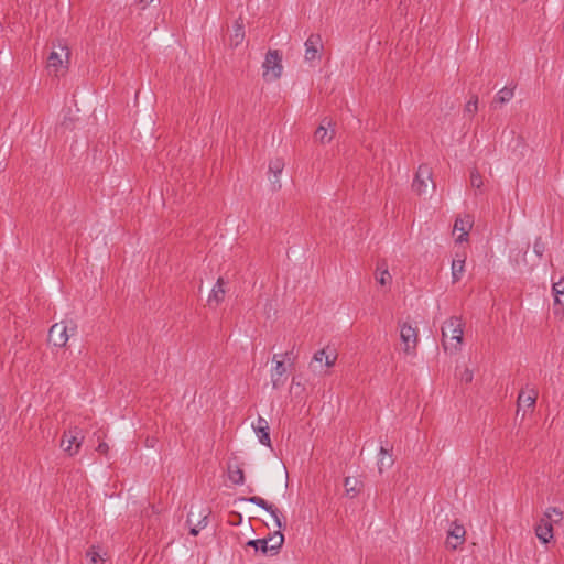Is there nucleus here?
Masks as SVG:
<instances>
[{
  "label": "nucleus",
  "mask_w": 564,
  "mask_h": 564,
  "mask_svg": "<svg viewBox=\"0 0 564 564\" xmlns=\"http://www.w3.org/2000/svg\"><path fill=\"white\" fill-rule=\"evenodd\" d=\"M463 321L458 316L449 317L442 327V345L445 351L452 354L460 349L463 341Z\"/></svg>",
  "instance_id": "obj_1"
},
{
  "label": "nucleus",
  "mask_w": 564,
  "mask_h": 564,
  "mask_svg": "<svg viewBox=\"0 0 564 564\" xmlns=\"http://www.w3.org/2000/svg\"><path fill=\"white\" fill-rule=\"evenodd\" d=\"M283 73L282 55L278 50H270L262 63V78L271 83L281 78Z\"/></svg>",
  "instance_id": "obj_2"
},
{
  "label": "nucleus",
  "mask_w": 564,
  "mask_h": 564,
  "mask_svg": "<svg viewBox=\"0 0 564 564\" xmlns=\"http://www.w3.org/2000/svg\"><path fill=\"white\" fill-rule=\"evenodd\" d=\"M283 543L284 535L282 534L281 529H279L268 538L248 541L247 545L253 547L256 551L262 552L263 554L270 553L271 555H275L279 553Z\"/></svg>",
  "instance_id": "obj_3"
},
{
  "label": "nucleus",
  "mask_w": 564,
  "mask_h": 564,
  "mask_svg": "<svg viewBox=\"0 0 564 564\" xmlns=\"http://www.w3.org/2000/svg\"><path fill=\"white\" fill-rule=\"evenodd\" d=\"M77 330V325L69 321H62L54 324L48 330V341L55 347L66 346L69 336L74 335Z\"/></svg>",
  "instance_id": "obj_4"
},
{
  "label": "nucleus",
  "mask_w": 564,
  "mask_h": 564,
  "mask_svg": "<svg viewBox=\"0 0 564 564\" xmlns=\"http://www.w3.org/2000/svg\"><path fill=\"white\" fill-rule=\"evenodd\" d=\"M290 354H275L273 355L272 361L274 366L271 368L270 378L273 389H280L286 382V366L285 361L290 360Z\"/></svg>",
  "instance_id": "obj_5"
},
{
  "label": "nucleus",
  "mask_w": 564,
  "mask_h": 564,
  "mask_svg": "<svg viewBox=\"0 0 564 564\" xmlns=\"http://www.w3.org/2000/svg\"><path fill=\"white\" fill-rule=\"evenodd\" d=\"M399 327L403 351L406 355H415L419 341L417 328L406 322L399 323Z\"/></svg>",
  "instance_id": "obj_6"
},
{
  "label": "nucleus",
  "mask_w": 564,
  "mask_h": 564,
  "mask_svg": "<svg viewBox=\"0 0 564 564\" xmlns=\"http://www.w3.org/2000/svg\"><path fill=\"white\" fill-rule=\"evenodd\" d=\"M83 441V431L79 427L75 426L64 432L63 437L61 440V447L69 456H74L79 452Z\"/></svg>",
  "instance_id": "obj_7"
},
{
  "label": "nucleus",
  "mask_w": 564,
  "mask_h": 564,
  "mask_svg": "<svg viewBox=\"0 0 564 564\" xmlns=\"http://www.w3.org/2000/svg\"><path fill=\"white\" fill-rule=\"evenodd\" d=\"M305 62L315 65L322 58V52L324 50L323 40L319 34H311L304 43Z\"/></svg>",
  "instance_id": "obj_8"
},
{
  "label": "nucleus",
  "mask_w": 564,
  "mask_h": 564,
  "mask_svg": "<svg viewBox=\"0 0 564 564\" xmlns=\"http://www.w3.org/2000/svg\"><path fill=\"white\" fill-rule=\"evenodd\" d=\"M430 185L432 189L435 188V184L432 180V169L426 164H422L417 169L412 187L417 195H423L426 193Z\"/></svg>",
  "instance_id": "obj_9"
},
{
  "label": "nucleus",
  "mask_w": 564,
  "mask_h": 564,
  "mask_svg": "<svg viewBox=\"0 0 564 564\" xmlns=\"http://www.w3.org/2000/svg\"><path fill=\"white\" fill-rule=\"evenodd\" d=\"M335 361L336 355L333 351L328 352L326 349H321L314 354L310 368L314 372L323 373L327 368L334 366Z\"/></svg>",
  "instance_id": "obj_10"
},
{
  "label": "nucleus",
  "mask_w": 564,
  "mask_h": 564,
  "mask_svg": "<svg viewBox=\"0 0 564 564\" xmlns=\"http://www.w3.org/2000/svg\"><path fill=\"white\" fill-rule=\"evenodd\" d=\"M284 166L285 163L281 158L272 159L269 163L268 180L270 182L272 192H278L282 187L280 176L284 170Z\"/></svg>",
  "instance_id": "obj_11"
},
{
  "label": "nucleus",
  "mask_w": 564,
  "mask_h": 564,
  "mask_svg": "<svg viewBox=\"0 0 564 564\" xmlns=\"http://www.w3.org/2000/svg\"><path fill=\"white\" fill-rule=\"evenodd\" d=\"M247 501H249L250 503H253V505L260 507L261 509L265 510L267 512H269L271 514V517L273 518L278 529L284 528L285 524L282 522L281 513L273 505L269 503L267 500H264L263 498H261L259 496H252V497L248 498Z\"/></svg>",
  "instance_id": "obj_12"
},
{
  "label": "nucleus",
  "mask_w": 564,
  "mask_h": 564,
  "mask_svg": "<svg viewBox=\"0 0 564 564\" xmlns=\"http://www.w3.org/2000/svg\"><path fill=\"white\" fill-rule=\"evenodd\" d=\"M465 528L462 524L454 522L447 532L446 545L456 550L465 541Z\"/></svg>",
  "instance_id": "obj_13"
},
{
  "label": "nucleus",
  "mask_w": 564,
  "mask_h": 564,
  "mask_svg": "<svg viewBox=\"0 0 564 564\" xmlns=\"http://www.w3.org/2000/svg\"><path fill=\"white\" fill-rule=\"evenodd\" d=\"M252 429L257 433L259 442L262 445L271 448L272 444L270 438V426L268 421L262 416H258L257 421L252 423Z\"/></svg>",
  "instance_id": "obj_14"
},
{
  "label": "nucleus",
  "mask_w": 564,
  "mask_h": 564,
  "mask_svg": "<svg viewBox=\"0 0 564 564\" xmlns=\"http://www.w3.org/2000/svg\"><path fill=\"white\" fill-rule=\"evenodd\" d=\"M536 538L544 544L553 539V525L545 518H541L534 528Z\"/></svg>",
  "instance_id": "obj_15"
},
{
  "label": "nucleus",
  "mask_w": 564,
  "mask_h": 564,
  "mask_svg": "<svg viewBox=\"0 0 564 564\" xmlns=\"http://www.w3.org/2000/svg\"><path fill=\"white\" fill-rule=\"evenodd\" d=\"M538 391L535 388L527 386L525 390L520 391L518 395V408L527 406L533 409L536 402Z\"/></svg>",
  "instance_id": "obj_16"
},
{
  "label": "nucleus",
  "mask_w": 564,
  "mask_h": 564,
  "mask_svg": "<svg viewBox=\"0 0 564 564\" xmlns=\"http://www.w3.org/2000/svg\"><path fill=\"white\" fill-rule=\"evenodd\" d=\"M225 281L223 278H218L215 285L213 286L209 295H208V304L209 305H218L224 301L225 297Z\"/></svg>",
  "instance_id": "obj_17"
},
{
  "label": "nucleus",
  "mask_w": 564,
  "mask_h": 564,
  "mask_svg": "<svg viewBox=\"0 0 564 564\" xmlns=\"http://www.w3.org/2000/svg\"><path fill=\"white\" fill-rule=\"evenodd\" d=\"M61 52H56V51H53L51 52L48 58H47V65H48V68H53L55 69L56 72L58 70L59 67L63 66V55L65 56L66 59H68V50L66 46H61Z\"/></svg>",
  "instance_id": "obj_18"
},
{
  "label": "nucleus",
  "mask_w": 564,
  "mask_h": 564,
  "mask_svg": "<svg viewBox=\"0 0 564 564\" xmlns=\"http://www.w3.org/2000/svg\"><path fill=\"white\" fill-rule=\"evenodd\" d=\"M378 469L379 473H383V470L389 469L394 464V459L392 454L384 447H380L379 456H378Z\"/></svg>",
  "instance_id": "obj_19"
},
{
  "label": "nucleus",
  "mask_w": 564,
  "mask_h": 564,
  "mask_svg": "<svg viewBox=\"0 0 564 564\" xmlns=\"http://www.w3.org/2000/svg\"><path fill=\"white\" fill-rule=\"evenodd\" d=\"M471 226H473V223L469 217H467L465 219L457 218L455 220L454 230L460 231V235L457 237V241L462 242V241L466 240V237H467L468 231L470 230Z\"/></svg>",
  "instance_id": "obj_20"
},
{
  "label": "nucleus",
  "mask_w": 564,
  "mask_h": 564,
  "mask_svg": "<svg viewBox=\"0 0 564 564\" xmlns=\"http://www.w3.org/2000/svg\"><path fill=\"white\" fill-rule=\"evenodd\" d=\"M514 95V89L513 88H510V87H503L502 89H500L496 97H495V100L492 102V105L495 104H506L508 101H510L512 99Z\"/></svg>",
  "instance_id": "obj_21"
},
{
  "label": "nucleus",
  "mask_w": 564,
  "mask_h": 564,
  "mask_svg": "<svg viewBox=\"0 0 564 564\" xmlns=\"http://www.w3.org/2000/svg\"><path fill=\"white\" fill-rule=\"evenodd\" d=\"M384 268L378 267L377 273H376V281L382 285L386 286L391 283V274L388 271V268L386 264H383Z\"/></svg>",
  "instance_id": "obj_22"
},
{
  "label": "nucleus",
  "mask_w": 564,
  "mask_h": 564,
  "mask_svg": "<svg viewBox=\"0 0 564 564\" xmlns=\"http://www.w3.org/2000/svg\"><path fill=\"white\" fill-rule=\"evenodd\" d=\"M542 518H545L551 523H558L563 519V512L556 507H550L544 511Z\"/></svg>",
  "instance_id": "obj_23"
},
{
  "label": "nucleus",
  "mask_w": 564,
  "mask_h": 564,
  "mask_svg": "<svg viewBox=\"0 0 564 564\" xmlns=\"http://www.w3.org/2000/svg\"><path fill=\"white\" fill-rule=\"evenodd\" d=\"M334 132L328 133V129L322 123L315 131V139L325 144L333 139Z\"/></svg>",
  "instance_id": "obj_24"
},
{
  "label": "nucleus",
  "mask_w": 564,
  "mask_h": 564,
  "mask_svg": "<svg viewBox=\"0 0 564 564\" xmlns=\"http://www.w3.org/2000/svg\"><path fill=\"white\" fill-rule=\"evenodd\" d=\"M229 479L235 485H242L245 482V474L240 467L229 469Z\"/></svg>",
  "instance_id": "obj_25"
},
{
  "label": "nucleus",
  "mask_w": 564,
  "mask_h": 564,
  "mask_svg": "<svg viewBox=\"0 0 564 564\" xmlns=\"http://www.w3.org/2000/svg\"><path fill=\"white\" fill-rule=\"evenodd\" d=\"M464 265H465V261L464 260H454L453 263H452V276H453V281L454 282H457L463 272H464Z\"/></svg>",
  "instance_id": "obj_26"
},
{
  "label": "nucleus",
  "mask_w": 564,
  "mask_h": 564,
  "mask_svg": "<svg viewBox=\"0 0 564 564\" xmlns=\"http://www.w3.org/2000/svg\"><path fill=\"white\" fill-rule=\"evenodd\" d=\"M478 110V96L473 95L468 102L465 105L464 113L465 116L473 117Z\"/></svg>",
  "instance_id": "obj_27"
},
{
  "label": "nucleus",
  "mask_w": 564,
  "mask_h": 564,
  "mask_svg": "<svg viewBox=\"0 0 564 564\" xmlns=\"http://www.w3.org/2000/svg\"><path fill=\"white\" fill-rule=\"evenodd\" d=\"M552 290L555 295V302L561 303L560 295L564 294V276L561 278L558 281L553 282Z\"/></svg>",
  "instance_id": "obj_28"
},
{
  "label": "nucleus",
  "mask_w": 564,
  "mask_h": 564,
  "mask_svg": "<svg viewBox=\"0 0 564 564\" xmlns=\"http://www.w3.org/2000/svg\"><path fill=\"white\" fill-rule=\"evenodd\" d=\"M545 249H546V245L545 242L543 241V239L541 237H538L535 240H534V243H533V251L534 253L539 257V258H542L544 252H545Z\"/></svg>",
  "instance_id": "obj_29"
},
{
  "label": "nucleus",
  "mask_w": 564,
  "mask_h": 564,
  "mask_svg": "<svg viewBox=\"0 0 564 564\" xmlns=\"http://www.w3.org/2000/svg\"><path fill=\"white\" fill-rule=\"evenodd\" d=\"M245 37L243 26L242 25H236L235 32L231 36V43L234 45H239Z\"/></svg>",
  "instance_id": "obj_30"
},
{
  "label": "nucleus",
  "mask_w": 564,
  "mask_h": 564,
  "mask_svg": "<svg viewBox=\"0 0 564 564\" xmlns=\"http://www.w3.org/2000/svg\"><path fill=\"white\" fill-rule=\"evenodd\" d=\"M470 184L477 189H480L484 184L482 177L476 169L470 172Z\"/></svg>",
  "instance_id": "obj_31"
},
{
  "label": "nucleus",
  "mask_w": 564,
  "mask_h": 564,
  "mask_svg": "<svg viewBox=\"0 0 564 564\" xmlns=\"http://www.w3.org/2000/svg\"><path fill=\"white\" fill-rule=\"evenodd\" d=\"M86 556L90 558V564H98L99 560H104L96 546H91L87 551Z\"/></svg>",
  "instance_id": "obj_32"
},
{
  "label": "nucleus",
  "mask_w": 564,
  "mask_h": 564,
  "mask_svg": "<svg viewBox=\"0 0 564 564\" xmlns=\"http://www.w3.org/2000/svg\"><path fill=\"white\" fill-rule=\"evenodd\" d=\"M460 381H464L466 383H469L473 381V371L468 368H464L459 373Z\"/></svg>",
  "instance_id": "obj_33"
},
{
  "label": "nucleus",
  "mask_w": 564,
  "mask_h": 564,
  "mask_svg": "<svg viewBox=\"0 0 564 564\" xmlns=\"http://www.w3.org/2000/svg\"><path fill=\"white\" fill-rule=\"evenodd\" d=\"M207 525V516H204L203 519L199 521L198 527H193L189 531L192 535H197L199 532V529L205 528Z\"/></svg>",
  "instance_id": "obj_34"
},
{
  "label": "nucleus",
  "mask_w": 564,
  "mask_h": 564,
  "mask_svg": "<svg viewBox=\"0 0 564 564\" xmlns=\"http://www.w3.org/2000/svg\"><path fill=\"white\" fill-rule=\"evenodd\" d=\"M97 451H98L99 453H101V454H107V453H108V451H109V446H108V444H107V443L101 442V443H99V445L97 446Z\"/></svg>",
  "instance_id": "obj_35"
},
{
  "label": "nucleus",
  "mask_w": 564,
  "mask_h": 564,
  "mask_svg": "<svg viewBox=\"0 0 564 564\" xmlns=\"http://www.w3.org/2000/svg\"><path fill=\"white\" fill-rule=\"evenodd\" d=\"M348 485H349V477H346L345 478V487H346V491L349 492L350 490H352V488H348Z\"/></svg>",
  "instance_id": "obj_36"
},
{
  "label": "nucleus",
  "mask_w": 564,
  "mask_h": 564,
  "mask_svg": "<svg viewBox=\"0 0 564 564\" xmlns=\"http://www.w3.org/2000/svg\"><path fill=\"white\" fill-rule=\"evenodd\" d=\"M153 0H140V2L142 3L143 8H145L147 6H149Z\"/></svg>",
  "instance_id": "obj_37"
},
{
  "label": "nucleus",
  "mask_w": 564,
  "mask_h": 564,
  "mask_svg": "<svg viewBox=\"0 0 564 564\" xmlns=\"http://www.w3.org/2000/svg\"><path fill=\"white\" fill-rule=\"evenodd\" d=\"M193 516V512L191 511L188 514V522H191V517Z\"/></svg>",
  "instance_id": "obj_38"
}]
</instances>
